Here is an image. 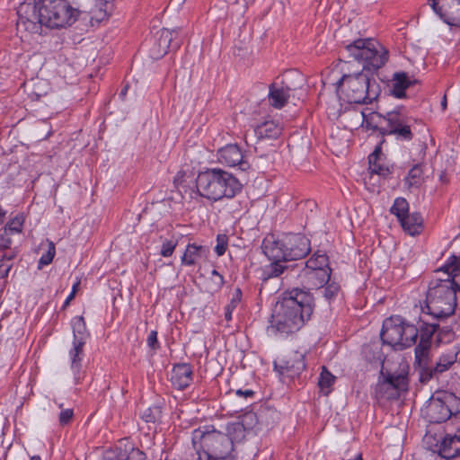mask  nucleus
<instances>
[{
    "label": "nucleus",
    "mask_w": 460,
    "mask_h": 460,
    "mask_svg": "<svg viewBox=\"0 0 460 460\" xmlns=\"http://www.w3.org/2000/svg\"><path fill=\"white\" fill-rule=\"evenodd\" d=\"M414 364L418 367L420 383L426 384L438 375L437 372L433 371V367L429 366V356L417 358V355H415Z\"/></svg>",
    "instance_id": "c756f323"
},
{
    "label": "nucleus",
    "mask_w": 460,
    "mask_h": 460,
    "mask_svg": "<svg viewBox=\"0 0 460 460\" xmlns=\"http://www.w3.org/2000/svg\"><path fill=\"white\" fill-rule=\"evenodd\" d=\"M416 82V80H411L407 73L396 72L393 75L392 84L389 89L390 94L397 99H402L406 96V89Z\"/></svg>",
    "instance_id": "393cba45"
},
{
    "label": "nucleus",
    "mask_w": 460,
    "mask_h": 460,
    "mask_svg": "<svg viewBox=\"0 0 460 460\" xmlns=\"http://www.w3.org/2000/svg\"><path fill=\"white\" fill-rule=\"evenodd\" d=\"M402 334V350L415 345L419 337V328H417V323L411 324L403 319Z\"/></svg>",
    "instance_id": "7c9ffc66"
},
{
    "label": "nucleus",
    "mask_w": 460,
    "mask_h": 460,
    "mask_svg": "<svg viewBox=\"0 0 460 460\" xmlns=\"http://www.w3.org/2000/svg\"><path fill=\"white\" fill-rule=\"evenodd\" d=\"M147 345L148 347L153 349L156 350L160 348L158 340H157V332L156 331H151L147 337Z\"/></svg>",
    "instance_id": "de8ad7c7"
},
{
    "label": "nucleus",
    "mask_w": 460,
    "mask_h": 460,
    "mask_svg": "<svg viewBox=\"0 0 460 460\" xmlns=\"http://www.w3.org/2000/svg\"><path fill=\"white\" fill-rule=\"evenodd\" d=\"M335 379L336 377L328 370V368L325 366H323L318 379V385L325 395L330 394L331 387L334 384Z\"/></svg>",
    "instance_id": "473e14b6"
},
{
    "label": "nucleus",
    "mask_w": 460,
    "mask_h": 460,
    "mask_svg": "<svg viewBox=\"0 0 460 460\" xmlns=\"http://www.w3.org/2000/svg\"><path fill=\"white\" fill-rule=\"evenodd\" d=\"M193 376L192 367L189 363H177L173 365L171 381L178 390L186 389L191 383Z\"/></svg>",
    "instance_id": "5701e85b"
},
{
    "label": "nucleus",
    "mask_w": 460,
    "mask_h": 460,
    "mask_svg": "<svg viewBox=\"0 0 460 460\" xmlns=\"http://www.w3.org/2000/svg\"><path fill=\"white\" fill-rule=\"evenodd\" d=\"M402 229L411 236L420 234L423 228V218L420 213H407L402 217V221H399Z\"/></svg>",
    "instance_id": "bb28decb"
},
{
    "label": "nucleus",
    "mask_w": 460,
    "mask_h": 460,
    "mask_svg": "<svg viewBox=\"0 0 460 460\" xmlns=\"http://www.w3.org/2000/svg\"><path fill=\"white\" fill-rule=\"evenodd\" d=\"M305 352L294 351L281 364L275 363V368H278L281 375L294 378L305 369Z\"/></svg>",
    "instance_id": "dca6fc26"
},
{
    "label": "nucleus",
    "mask_w": 460,
    "mask_h": 460,
    "mask_svg": "<svg viewBox=\"0 0 460 460\" xmlns=\"http://www.w3.org/2000/svg\"><path fill=\"white\" fill-rule=\"evenodd\" d=\"M161 416L162 407L157 404H155L146 409L143 411L141 418L144 421L147 423H155L161 419Z\"/></svg>",
    "instance_id": "e433bc0d"
},
{
    "label": "nucleus",
    "mask_w": 460,
    "mask_h": 460,
    "mask_svg": "<svg viewBox=\"0 0 460 460\" xmlns=\"http://www.w3.org/2000/svg\"><path fill=\"white\" fill-rule=\"evenodd\" d=\"M323 288V297L329 303H331L332 301H333L335 299V297L337 296V295L341 289L340 285L334 281H332L331 283L328 282Z\"/></svg>",
    "instance_id": "58836bf2"
},
{
    "label": "nucleus",
    "mask_w": 460,
    "mask_h": 460,
    "mask_svg": "<svg viewBox=\"0 0 460 460\" xmlns=\"http://www.w3.org/2000/svg\"><path fill=\"white\" fill-rule=\"evenodd\" d=\"M12 264H7L0 260V279L6 278L8 276L9 271L12 269Z\"/></svg>",
    "instance_id": "8fccbe9b"
},
{
    "label": "nucleus",
    "mask_w": 460,
    "mask_h": 460,
    "mask_svg": "<svg viewBox=\"0 0 460 460\" xmlns=\"http://www.w3.org/2000/svg\"><path fill=\"white\" fill-rule=\"evenodd\" d=\"M439 332L438 333V336H437V342L439 343L442 341V334H444L445 336H451L452 335V332L450 329H448V327H446V328H442L441 331L440 329L438 330Z\"/></svg>",
    "instance_id": "864d4df0"
},
{
    "label": "nucleus",
    "mask_w": 460,
    "mask_h": 460,
    "mask_svg": "<svg viewBox=\"0 0 460 460\" xmlns=\"http://www.w3.org/2000/svg\"><path fill=\"white\" fill-rule=\"evenodd\" d=\"M383 384V378L378 376V381L375 389L376 397L377 399H385V400H394L399 398L401 394L399 392H396L394 389H392L389 385H385L381 387Z\"/></svg>",
    "instance_id": "72a5a7b5"
},
{
    "label": "nucleus",
    "mask_w": 460,
    "mask_h": 460,
    "mask_svg": "<svg viewBox=\"0 0 460 460\" xmlns=\"http://www.w3.org/2000/svg\"><path fill=\"white\" fill-rule=\"evenodd\" d=\"M361 114L362 127L377 131L381 139L385 136L394 135L397 140L409 142L414 137L411 124L412 119L404 114L400 106L384 113L367 108Z\"/></svg>",
    "instance_id": "39448f33"
},
{
    "label": "nucleus",
    "mask_w": 460,
    "mask_h": 460,
    "mask_svg": "<svg viewBox=\"0 0 460 460\" xmlns=\"http://www.w3.org/2000/svg\"><path fill=\"white\" fill-rule=\"evenodd\" d=\"M459 460H460V456H458Z\"/></svg>",
    "instance_id": "e2e57ef3"
},
{
    "label": "nucleus",
    "mask_w": 460,
    "mask_h": 460,
    "mask_svg": "<svg viewBox=\"0 0 460 460\" xmlns=\"http://www.w3.org/2000/svg\"><path fill=\"white\" fill-rule=\"evenodd\" d=\"M75 297L74 292H71L69 296L66 297L63 304V307L67 306L70 304V301Z\"/></svg>",
    "instance_id": "4d7b16f0"
},
{
    "label": "nucleus",
    "mask_w": 460,
    "mask_h": 460,
    "mask_svg": "<svg viewBox=\"0 0 460 460\" xmlns=\"http://www.w3.org/2000/svg\"><path fill=\"white\" fill-rule=\"evenodd\" d=\"M282 130V125L274 119H265L254 128L253 132L257 140L253 147L259 157H267L274 151V145L270 144L268 148H265L264 142L266 140H276L281 135Z\"/></svg>",
    "instance_id": "9b49d317"
},
{
    "label": "nucleus",
    "mask_w": 460,
    "mask_h": 460,
    "mask_svg": "<svg viewBox=\"0 0 460 460\" xmlns=\"http://www.w3.org/2000/svg\"><path fill=\"white\" fill-rule=\"evenodd\" d=\"M436 447H438L437 453L441 458L447 460L458 458L460 456V428L454 434L445 435Z\"/></svg>",
    "instance_id": "f3484780"
},
{
    "label": "nucleus",
    "mask_w": 460,
    "mask_h": 460,
    "mask_svg": "<svg viewBox=\"0 0 460 460\" xmlns=\"http://www.w3.org/2000/svg\"><path fill=\"white\" fill-rule=\"evenodd\" d=\"M441 106L443 107V109H446L447 107V98H446V95L444 96L442 102H441Z\"/></svg>",
    "instance_id": "13d9d810"
},
{
    "label": "nucleus",
    "mask_w": 460,
    "mask_h": 460,
    "mask_svg": "<svg viewBox=\"0 0 460 460\" xmlns=\"http://www.w3.org/2000/svg\"><path fill=\"white\" fill-rule=\"evenodd\" d=\"M243 429V424H241V423H237L236 424V428L234 429L235 430H241Z\"/></svg>",
    "instance_id": "bf43d9fd"
},
{
    "label": "nucleus",
    "mask_w": 460,
    "mask_h": 460,
    "mask_svg": "<svg viewBox=\"0 0 460 460\" xmlns=\"http://www.w3.org/2000/svg\"><path fill=\"white\" fill-rule=\"evenodd\" d=\"M269 261L270 264L265 265L262 268V279L268 280L270 279L280 277L286 271L289 270H295L299 267L298 263L289 265L288 262V260H284L282 258H271L270 255H265Z\"/></svg>",
    "instance_id": "4be33fe9"
},
{
    "label": "nucleus",
    "mask_w": 460,
    "mask_h": 460,
    "mask_svg": "<svg viewBox=\"0 0 460 460\" xmlns=\"http://www.w3.org/2000/svg\"><path fill=\"white\" fill-rule=\"evenodd\" d=\"M290 90L288 86H278L276 83L270 84L268 95L270 104L276 109L284 107L290 97Z\"/></svg>",
    "instance_id": "a878e982"
},
{
    "label": "nucleus",
    "mask_w": 460,
    "mask_h": 460,
    "mask_svg": "<svg viewBox=\"0 0 460 460\" xmlns=\"http://www.w3.org/2000/svg\"><path fill=\"white\" fill-rule=\"evenodd\" d=\"M348 58L362 64L360 71L343 75L336 83L337 92H341L349 103L371 104L381 93V87L373 75L388 61V50L377 40L358 39L345 47Z\"/></svg>",
    "instance_id": "f257e3e1"
},
{
    "label": "nucleus",
    "mask_w": 460,
    "mask_h": 460,
    "mask_svg": "<svg viewBox=\"0 0 460 460\" xmlns=\"http://www.w3.org/2000/svg\"><path fill=\"white\" fill-rule=\"evenodd\" d=\"M422 167L420 164H417L412 166V168L409 171L407 176L405 177V185L411 189L413 187L418 188L422 181Z\"/></svg>",
    "instance_id": "2f4dec72"
},
{
    "label": "nucleus",
    "mask_w": 460,
    "mask_h": 460,
    "mask_svg": "<svg viewBox=\"0 0 460 460\" xmlns=\"http://www.w3.org/2000/svg\"><path fill=\"white\" fill-rule=\"evenodd\" d=\"M262 252L271 258L298 261L304 259L311 251L310 240L303 234L288 233L280 239L264 238L261 244Z\"/></svg>",
    "instance_id": "6e6552de"
},
{
    "label": "nucleus",
    "mask_w": 460,
    "mask_h": 460,
    "mask_svg": "<svg viewBox=\"0 0 460 460\" xmlns=\"http://www.w3.org/2000/svg\"><path fill=\"white\" fill-rule=\"evenodd\" d=\"M314 307V297L309 291L287 290L275 304L269 328L282 337L296 333L310 321Z\"/></svg>",
    "instance_id": "7ed1b4c3"
},
{
    "label": "nucleus",
    "mask_w": 460,
    "mask_h": 460,
    "mask_svg": "<svg viewBox=\"0 0 460 460\" xmlns=\"http://www.w3.org/2000/svg\"><path fill=\"white\" fill-rule=\"evenodd\" d=\"M438 271H443L447 277L429 283L427 304L422 308L424 314L434 319L447 318L455 313L456 291H460V286L455 281V278L460 276V255H451Z\"/></svg>",
    "instance_id": "20e7f679"
},
{
    "label": "nucleus",
    "mask_w": 460,
    "mask_h": 460,
    "mask_svg": "<svg viewBox=\"0 0 460 460\" xmlns=\"http://www.w3.org/2000/svg\"><path fill=\"white\" fill-rule=\"evenodd\" d=\"M456 354L448 353L443 354L438 358V360L436 362L433 367V371L438 374H442L445 371L448 370L449 367L456 362Z\"/></svg>",
    "instance_id": "f704fd0d"
},
{
    "label": "nucleus",
    "mask_w": 460,
    "mask_h": 460,
    "mask_svg": "<svg viewBox=\"0 0 460 460\" xmlns=\"http://www.w3.org/2000/svg\"><path fill=\"white\" fill-rule=\"evenodd\" d=\"M436 14L451 27L460 28V0H428Z\"/></svg>",
    "instance_id": "ddd939ff"
},
{
    "label": "nucleus",
    "mask_w": 460,
    "mask_h": 460,
    "mask_svg": "<svg viewBox=\"0 0 460 460\" xmlns=\"http://www.w3.org/2000/svg\"><path fill=\"white\" fill-rule=\"evenodd\" d=\"M178 244V240L177 239H164L163 241V243H162V246H161V251H160V254L163 256V257H170L172 256V254L173 253L176 246Z\"/></svg>",
    "instance_id": "a19ab883"
},
{
    "label": "nucleus",
    "mask_w": 460,
    "mask_h": 460,
    "mask_svg": "<svg viewBox=\"0 0 460 460\" xmlns=\"http://www.w3.org/2000/svg\"><path fill=\"white\" fill-rule=\"evenodd\" d=\"M268 412L277 415L276 411L270 410H262L258 413V415L252 412L245 414L244 420H250L251 421L256 420L258 423H262L263 418L267 415Z\"/></svg>",
    "instance_id": "a18cd8bd"
},
{
    "label": "nucleus",
    "mask_w": 460,
    "mask_h": 460,
    "mask_svg": "<svg viewBox=\"0 0 460 460\" xmlns=\"http://www.w3.org/2000/svg\"><path fill=\"white\" fill-rule=\"evenodd\" d=\"M56 254V248L52 242H49L48 251L41 255L38 262V269H42L44 266L49 265L52 262Z\"/></svg>",
    "instance_id": "ea45409f"
},
{
    "label": "nucleus",
    "mask_w": 460,
    "mask_h": 460,
    "mask_svg": "<svg viewBox=\"0 0 460 460\" xmlns=\"http://www.w3.org/2000/svg\"><path fill=\"white\" fill-rule=\"evenodd\" d=\"M73 329V346L69 350V358L71 360V369L74 374L75 384H79L83 378L81 373L82 360L84 357V347L89 333L86 331L85 322L83 316H75L71 321Z\"/></svg>",
    "instance_id": "9d476101"
},
{
    "label": "nucleus",
    "mask_w": 460,
    "mask_h": 460,
    "mask_svg": "<svg viewBox=\"0 0 460 460\" xmlns=\"http://www.w3.org/2000/svg\"><path fill=\"white\" fill-rule=\"evenodd\" d=\"M73 417V409H63L58 415V422L61 426H66L71 422Z\"/></svg>",
    "instance_id": "37998d69"
},
{
    "label": "nucleus",
    "mask_w": 460,
    "mask_h": 460,
    "mask_svg": "<svg viewBox=\"0 0 460 460\" xmlns=\"http://www.w3.org/2000/svg\"><path fill=\"white\" fill-rule=\"evenodd\" d=\"M23 223L24 217L22 214H19L6 223L4 230L10 234H19L22 232Z\"/></svg>",
    "instance_id": "4c0bfd02"
},
{
    "label": "nucleus",
    "mask_w": 460,
    "mask_h": 460,
    "mask_svg": "<svg viewBox=\"0 0 460 460\" xmlns=\"http://www.w3.org/2000/svg\"><path fill=\"white\" fill-rule=\"evenodd\" d=\"M403 318L392 315L383 322L380 338L384 344L392 346L396 350H402Z\"/></svg>",
    "instance_id": "f8f14e48"
},
{
    "label": "nucleus",
    "mask_w": 460,
    "mask_h": 460,
    "mask_svg": "<svg viewBox=\"0 0 460 460\" xmlns=\"http://www.w3.org/2000/svg\"><path fill=\"white\" fill-rule=\"evenodd\" d=\"M217 161L229 167H237L242 172H247L251 168L246 155L237 144H229L217 152Z\"/></svg>",
    "instance_id": "4468645a"
},
{
    "label": "nucleus",
    "mask_w": 460,
    "mask_h": 460,
    "mask_svg": "<svg viewBox=\"0 0 460 460\" xmlns=\"http://www.w3.org/2000/svg\"><path fill=\"white\" fill-rule=\"evenodd\" d=\"M299 266H302L301 272L328 269L330 268L329 257L325 252L317 251L306 261L301 262Z\"/></svg>",
    "instance_id": "c85d7f7f"
},
{
    "label": "nucleus",
    "mask_w": 460,
    "mask_h": 460,
    "mask_svg": "<svg viewBox=\"0 0 460 460\" xmlns=\"http://www.w3.org/2000/svg\"><path fill=\"white\" fill-rule=\"evenodd\" d=\"M234 311V309H230V307L226 306L225 307V319L229 322L232 320V314Z\"/></svg>",
    "instance_id": "5fc2aeb1"
},
{
    "label": "nucleus",
    "mask_w": 460,
    "mask_h": 460,
    "mask_svg": "<svg viewBox=\"0 0 460 460\" xmlns=\"http://www.w3.org/2000/svg\"><path fill=\"white\" fill-rule=\"evenodd\" d=\"M211 275V279L216 287V289H220L225 284L224 277L217 270H213Z\"/></svg>",
    "instance_id": "09e8293b"
},
{
    "label": "nucleus",
    "mask_w": 460,
    "mask_h": 460,
    "mask_svg": "<svg viewBox=\"0 0 460 460\" xmlns=\"http://www.w3.org/2000/svg\"><path fill=\"white\" fill-rule=\"evenodd\" d=\"M177 30L161 29L155 34V43L157 45V55L164 56L170 50H175L180 47L179 40H176Z\"/></svg>",
    "instance_id": "6ab92c4d"
},
{
    "label": "nucleus",
    "mask_w": 460,
    "mask_h": 460,
    "mask_svg": "<svg viewBox=\"0 0 460 460\" xmlns=\"http://www.w3.org/2000/svg\"><path fill=\"white\" fill-rule=\"evenodd\" d=\"M196 187L201 197L218 201L235 197L242 191L243 184L227 171L221 168H208L199 172Z\"/></svg>",
    "instance_id": "0eeeda50"
},
{
    "label": "nucleus",
    "mask_w": 460,
    "mask_h": 460,
    "mask_svg": "<svg viewBox=\"0 0 460 460\" xmlns=\"http://www.w3.org/2000/svg\"><path fill=\"white\" fill-rule=\"evenodd\" d=\"M10 234V233L5 232L4 230L0 234V250H8L11 248L13 241Z\"/></svg>",
    "instance_id": "49530a36"
},
{
    "label": "nucleus",
    "mask_w": 460,
    "mask_h": 460,
    "mask_svg": "<svg viewBox=\"0 0 460 460\" xmlns=\"http://www.w3.org/2000/svg\"><path fill=\"white\" fill-rule=\"evenodd\" d=\"M31 460H41V458L39 456H33L31 457Z\"/></svg>",
    "instance_id": "680f3d73"
},
{
    "label": "nucleus",
    "mask_w": 460,
    "mask_h": 460,
    "mask_svg": "<svg viewBox=\"0 0 460 460\" xmlns=\"http://www.w3.org/2000/svg\"><path fill=\"white\" fill-rule=\"evenodd\" d=\"M306 279L307 283L314 288H323L330 281L332 269H318L317 270H310L301 272Z\"/></svg>",
    "instance_id": "cd10ccee"
},
{
    "label": "nucleus",
    "mask_w": 460,
    "mask_h": 460,
    "mask_svg": "<svg viewBox=\"0 0 460 460\" xmlns=\"http://www.w3.org/2000/svg\"><path fill=\"white\" fill-rule=\"evenodd\" d=\"M129 88V85L128 84H126L119 92V97L120 98L121 101H124L125 100V97L127 95V93H128V90Z\"/></svg>",
    "instance_id": "6e6d98bb"
},
{
    "label": "nucleus",
    "mask_w": 460,
    "mask_h": 460,
    "mask_svg": "<svg viewBox=\"0 0 460 460\" xmlns=\"http://www.w3.org/2000/svg\"><path fill=\"white\" fill-rule=\"evenodd\" d=\"M419 328L420 342L415 347V355L417 358L429 356L432 343L433 335L438 332L439 324L436 322H429L424 317H420L417 321Z\"/></svg>",
    "instance_id": "2eb2a0df"
},
{
    "label": "nucleus",
    "mask_w": 460,
    "mask_h": 460,
    "mask_svg": "<svg viewBox=\"0 0 460 460\" xmlns=\"http://www.w3.org/2000/svg\"><path fill=\"white\" fill-rule=\"evenodd\" d=\"M3 251H4V252L1 255L0 260H3L4 262V261H13L16 257V252L14 251L11 250V248L8 250H3Z\"/></svg>",
    "instance_id": "603ef678"
},
{
    "label": "nucleus",
    "mask_w": 460,
    "mask_h": 460,
    "mask_svg": "<svg viewBox=\"0 0 460 460\" xmlns=\"http://www.w3.org/2000/svg\"><path fill=\"white\" fill-rule=\"evenodd\" d=\"M209 253L210 250L208 246L190 243L187 244L181 258V265L191 267L199 264L201 260H207Z\"/></svg>",
    "instance_id": "412c9836"
},
{
    "label": "nucleus",
    "mask_w": 460,
    "mask_h": 460,
    "mask_svg": "<svg viewBox=\"0 0 460 460\" xmlns=\"http://www.w3.org/2000/svg\"><path fill=\"white\" fill-rule=\"evenodd\" d=\"M243 297V293L240 288H236L232 294L230 302L226 305L227 307H230V309H234L238 306V305L241 303Z\"/></svg>",
    "instance_id": "c03bdc74"
},
{
    "label": "nucleus",
    "mask_w": 460,
    "mask_h": 460,
    "mask_svg": "<svg viewBox=\"0 0 460 460\" xmlns=\"http://www.w3.org/2000/svg\"><path fill=\"white\" fill-rule=\"evenodd\" d=\"M380 378H383V384L381 387L389 385L392 389L399 392V394L402 392L408 391L409 387V377L408 372L402 370L400 372H390L384 367V360H382V367L379 372Z\"/></svg>",
    "instance_id": "a211bd4d"
},
{
    "label": "nucleus",
    "mask_w": 460,
    "mask_h": 460,
    "mask_svg": "<svg viewBox=\"0 0 460 460\" xmlns=\"http://www.w3.org/2000/svg\"><path fill=\"white\" fill-rule=\"evenodd\" d=\"M391 214L394 215L398 221H402V217L409 213V203L404 198H396L390 208Z\"/></svg>",
    "instance_id": "c9c22d12"
},
{
    "label": "nucleus",
    "mask_w": 460,
    "mask_h": 460,
    "mask_svg": "<svg viewBox=\"0 0 460 460\" xmlns=\"http://www.w3.org/2000/svg\"><path fill=\"white\" fill-rule=\"evenodd\" d=\"M79 283H75L73 288H72V291L71 292H74V295H75V292H76V289H77V287H78Z\"/></svg>",
    "instance_id": "052dcab7"
},
{
    "label": "nucleus",
    "mask_w": 460,
    "mask_h": 460,
    "mask_svg": "<svg viewBox=\"0 0 460 460\" xmlns=\"http://www.w3.org/2000/svg\"><path fill=\"white\" fill-rule=\"evenodd\" d=\"M384 143H385V138L381 139L376 145L374 151L368 156V164L371 173H375L383 178H386L393 172V166L390 167L378 162L382 155V145Z\"/></svg>",
    "instance_id": "b1692460"
},
{
    "label": "nucleus",
    "mask_w": 460,
    "mask_h": 460,
    "mask_svg": "<svg viewBox=\"0 0 460 460\" xmlns=\"http://www.w3.org/2000/svg\"><path fill=\"white\" fill-rule=\"evenodd\" d=\"M228 244V237L226 234H217V245L215 247V252L217 256H222L225 254Z\"/></svg>",
    "instance_id": "79ce46f5"
},
{
    "label": "nucleus",
    "mask_w": 460,
    "mask_h": 460,
    "mask_svg": "<svg viewBox=\"0 0 460 460\" xmlns=\"http://www.w3.org/2000/svg\"><path fill=\"white\" fill-rule=\"evenodd\" d=\"M81 11L70 0H35L34 4H22L17 11V29L41 34L42 27L66 28L74 24Z\"/></svg>",
    "instance_id": "f03ea898"
},
{
    "label": "nucleus",
    "mask_w": 460,
    "mask_h": 460,
    "mask_svg": "<svg viewBox=\"0 0 460 460\" xmlns=\"http://www.w3.org/2000/svg\"><path fill=\"white\" fill-rule=\"evenodd\" d=\"M191 442L198 460H236L234 442L226 433L205 426L192 431Z\"/></svg>",
    "instance_id": "423d86ee"
},
{
    "label": "nucleus",
    "mask_w": 460,
    "mask_h": 460,
    "mask_svg": "<svg viewBox=\"0 0 460 460\" xmlns=\"http://www.w3.org/2000/svg\"><path fill=\"white\" fill-rule=\"evenodd\" d=\"M103 460H146V455L131 444L122 446L120 443L113 450L107 452Z\"/></svg>",
    "instance_id": "aec40b11"
},
{
    "label": "nucleus",
    "mask_w": 460,
    "mask_h": 460,
    "mask_svg": "<svg viewBox=\"0 0 460 460\" xmlns=\"http://www.w3.org/2000/svg\"><path fill=\"white\" fill-rule=\"evenodd\" d=\"M460 413V398L441 391L432 395L424 410L425 419L432 424L443 423Z\"/></svg>",
    "instance_id": "1a4fd4ad"
},
{
    "label": "nucleus",
    "mask_w": 460,
    "mask_h": 460,
    "mask_svg": "<svg viewBox=\"0 0 460 460\" xmlns=\"http://www.w3.org/2000/svg\"><path fill=\"white\" fill-rule=\"evenodd\" d=\"M235 394L240 397L252 398L253 399L255 396V392L252 389H238L235 391Z\"/></svg>",
    "instance_id": "3c124183"
}]
</instances>
